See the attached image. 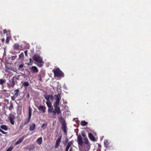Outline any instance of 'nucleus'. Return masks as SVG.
Returning <instances> with one entry per match:
<instances>
[{"instance_id":"f257e3e1","label":"nucleus","mask_w":151,"mask_h":151,"mask_svg":"<svg viewBox=\"0 0 151 151\" xmlns=\"http://www.w3.org/2000/svg\"><path fill=\"white\" fill-rule=\"evenodd\" d=\"M32 59L35 62L37 63L36 64L39 67H41L43 63V61L42 60V58L40 56L37 54H35L32 58Z\"/></svg>"},{"instance_id":"f03ea898","label":"nucleus","mask_w":151,"mask_h":151,"mask_svg":"<svg viewBox=\"0 0 151 151\" xmlns=\"http://www.w3.org/2000/svg\"><path fill=\"white\" fill-rule=\"evenodd\" d=\"M54 73L55 76V77H64V73L58 68H56L55 69H54L52 70Z\"/></svg>"},{"instance_id":"7ed1b4c3","label":"nucleus","mask_w":151,"mask_h":151,"mask_svg":"<svg viewBox=\"0 0 151 151\" xmlns=\"http://www.w3.org/2000/svg\"><path fill=\"white\" fill-rule=\"evenodd\" d=\"M84 144L83 146L84 147L85 150L86 151L88 150L90 147L89 142L87 137H83Z\"/></svg>"},{"instance_id":"20e7f679","label":"nucleus","mask_w":151,"mask_h":151,"mask_svg":"<svg viewBox=\"0 0 151 151\" xmlns=\"http://www.w3.org/2000/svg\"><path fill=\"white\" fill-rule=\"evenodd\" d=\"M54 99L56 100V101L54 104H59L60 101L61 99V96L60 94L58 93V94H55L54 96Z\"/></svg>"},{"instance_id":"39448f33","label":"nucleus","mask_w":151,"mask_h":151,"mask_svg":"<svg viewBox=\"0 0 151 151\" xmlns=\"http://www.w3.org/2000/svg\"><path fill=\"white\" fill-rule=\"evenodd\" d=\"M77 142L79 146H81L83 145V141L81 135H78Z\"/></svg>"},{"instance_id":"423d86ee","label":"nucleus","mask_w":151,"mask_h":151,"mask_svg":"<svg viewBox=\"0 0 151 151\" xmlns=\"http://www.w3.org/2000/svg\"><path fill=\"white\" fill-rule=\"evenodd\" d=\"M46 104L48 108V113H51L53 110V107L52 106L51 103H46Z\"/></svg>"},{"instance_id":"0eeeda50","label":"nucleus","mask_w":151,"mask_h":151,"mask_svg":"<svg viewBox=\"0 0 151 151\" xmlns=\"http://www.w3.org/2000/svg\"><path fill=\"white\" fill-rule=\"evenodd\" d=\"M59 104H54V110L57 113V114H59L61 113V111L60 108L58 107Z\"/></svg>"},{"instance_id":"6e6552de","label":"nucleus","mask_w":151,"mask_h":151,"mask_svg":"<svg viewBox=\"0 0 151 151\" xmlns=\"http://www.w3.org/2000/svg\"><path fill=\"white\" fill-rule=\"evenodd\" d=\"M6 82V80L5 79H0V84L2 86V88L3 89V90L4 91H9L5 89H4V84Z\"/></svg>"},{"instance_id":"1a4fd4ad","label":"nucleus","mask_w":151,"mask_h":151,"mask_svg":"<svg viewBox=\"0 0 151 151\" xmlns=\"http://www.w3.org/2000/svg\"><path fill=\"white\" fill-rule=\"evenodd\" d=\"M37 107L38 109L41 111L42 113H45L46 112V107L45 106L40 105Z\"/></svg>"},{"instance_id":"9d476101","label":"nucleus","mask_w":151,"mask_h":151,"mask_svg":"<svg viewBox=\"0 0 151 151\" xmlns=\"http://www.w3.org/2000/svg\"><path fill=\"white\" fill-rule=\"evenodd\" d=\"M61 137L60 136L58 138L56 142V144L55 145V148H57L60 145V143L61 141Z\"/></svg>"},{"instance_id":"9b49d317","label":"nucleus","mask_w":151,"mask_h":151,"mask_svg":"<svg viewBox=\"0 0 151 151\" xmlns=\"http://www.w3.org/2000/svg\"><path fill=\"white\" fill-rule=\"evenodd\" d=\"M45 98L46 99L47 102H47L51 103L50 100V97H52V95H48L47 94H44L43 95Z\"/></svg>"},{"instance_id":"f8f14e48","label":"nucleus","mask_w":151,"mask_h":151,"mask_svg":"<svg viewBox=\"0 0 151 151\" xmlns=\"http://www.w3.org/2000/svg\"><path fill=\"white\" fill-rule=\"evenodd\" d=\"M30 70L32 73H37L38 72V69L35 66H32L30 69Z\"/></svg>"},{"instance_id":"ddd939ff","label":"nucleus","mask_w":151,"mask_h":151,"mask_svg":"<svg viewBox=\"0 0 151 151\" xmlns=\"http://www.w3.org/2000/svg\"><path fill=\"white\" fill-rule=\"evenodd\" d=\"M61 128L65 133H67L66 126L65 123H63L62 124Z\"/></svg>"},{"instance_id":"4468645a","label":"nucleus","mask_w":151,"mask_h":151,"mask_svg":"<svg viewBox=\"0 0 151 151\" xmlns=\"http://www.w3.org/2000/svg\"><path fill=\"white\" fill-rule=\"evenodd\" d=\"M24 137L19 138V140L15 143V145H17L20 144L24 140Z\"/></svg>"},{"instance_id":"2eb2a0df","label":"nucleus","mask_w":151,"mask_h":151,"mask_svg":"<svg viewBox=\"0 0 151 151\" xmlns=\"http://www.w3.org/2000/svg\"><path fill=\"white\" fill-rule=\"evenodd\" d=\"M28 124V123H27V122H25L24 121L22 122L21 124H20V125L19 126V129H22L24 126L26 125L27 124Z\"/></svg>"},{"instance_id":"dca6fc26","label":"nucleus","mask_w":151,"mask_h":151,"mask_svg":"<svg viewBox=\"0 0 151 151\" xmlns=\"http://www.w3.org/2000/svg\"><path fill=\"white\" fill-rule=\"evenodd\" d=\"M35 123L32 124V125H30L29 129L31 131H33L35 128Z\"/></svg>"},{"instance_id":"f3484780","label":"nucleus","mask_w":151,"mask_h":151,"mask_svg":"<svg viewBox=\"0 0 151 151\" xmlns=\"http://www.w3.org/2000/svg\"><path fill=\"white\" fill-rule=\"evenodd\" d=\"M104 145L106 148H109V144L107 140H105L104 141Z\"/></svg>"},{"instance_id":"a211bd4d","label":"nucleus","mask_w":151,"mask_h":151,"mask_svg":"<svg viewBox=\"0 0 151 151\" xmlns=\"http://www.w3.org/2000/svg\"><path fill=\"white\" fill-rule=\"evenodd\" d=\"M32 109L30 106L29 107L28 110V117H31L32 116Z\"/></svg>"},{"instance_id":"6ab92c4d","label":"nucleus","mask_w":151,"mask_h":151,"mask_svg":"<svg viewBox=\"0 0 151 151\" xmlns=\"http://www.w3.org/2000/svg\"><path fill=\"white\" fill-rule=\"evenodd\" d=\"M20 47L18 43H15L13 45V47L14 49L18 50Z\"/></svg>"},{"instance_id":"aec40b11","label":"nucleus","mask_w":151,"mask_h":151,"mask_svg":"<svg viewBox=\"0 0 151 151\" xmlns=\"http://www.w3.org/2000/svg\"><path fill=\"white\" fill-rule=\"evenodd\" d=\"M47 123L46 122H44L43 124H42V126H41V128L43 129L44 130L45 129L47 126Z\"/></svg>"},{"instance_id":"412c9836","label":"nucleus","mask_w":151,"mask_h":151,"mask_svg":"<svg viewBox=\"0 0 151 151\" xmlns=\"http://www.w3.org/2000/svg\"><path fill=\"white\" fill-rule=\"evenodd\" d=\"M20 91L19 89H17L14 91V96H17V97L19 94Z\"/></svg>"},{"instance_id":"4be33fe9","label":"nucleus","mask_w":151,"mask_h":151,"mask_svg":"<svg viewBox=\"0 0 151 151\" xmlns=\"http://www.w3.org/2000/svg\"><path fill=\"white\" fill-rule=\"evenodd\" d=\"M88 137L89 139L92 141H94L95 140V138L93 136L92 134L91 133H89L88 134Z\"/></svg>"},{"instance_id":"5701e85b","label":"nucleus","mask_w":151,"mask_h":151,"mask_svg":"<svg viewBox=\"0 0 151 151\" xmlns=\"http://www.w3.org/2000/svg\"><path fill=\"white\" fill-rule=\"evenodd\" d=\"M37 142L39 145H40L42 143V138L40 137L38 138L37 140Z\"/></svg>"},{"instance_id":"b1692460","label":"nucleus","mask_w":151,"mask_h":151,"mask_svg":"<svg viewBox=\"0 0 151 151\" xmlns=\"http://www.w3.org/2000/svg\"><path fill=\"white\" fill-rule=\"evenodd\" d=\"M0 127L2 129L5 130H7L8 129L7 126L5 125H3L0 126Z\"/></svg>"},{"instance_id":"393cba45","label":"nucleus","mask_w":151,"mask_h":151,"mask_svg":"<svg viewBox=\"0 0 151 151\" xmlns=\"http://www.w3.org/2000/svg\"><path fill=\"white\" fill-rule=\"evenodd\" d=\"M15 118V116L13 114H10L9 116V119H14Z\"/></svg>"},{"instance_id":"a878e982","label":"nucleus","mask_w":151,"mask_h":151,"mask_svg":"<svg viewBox=\"0 0 151 151\" xmlns=\"http://www.w3.org/2000/svg\"><path fill=\"white\" fill-rule=\"evenodd\" d=\"M88 122L85 121H82L81 122V125L83 126H85L87 125Z\"/></svg>"},{"instance_id":"bb28decb","label":"nucleus","mask_w":151,"mask_h":151,"mask_svg":"<svg viewBox=\"0 0 151 151\" xmlns=\"http://www.w3.org/2000/svg\"><path fill=\"white\" fill-rule=\"evenodd\" d=\"M10 105L9 107V109L10 111H11L13 108V103L12 101L10 102Z\"/></svg>"},{"instance_id":"cd10ccee","label":"nucleus","mask_w":151,"mask_h":151,"mask_svg":"<svg viewBox=\"0 0 151 151\" xmlns=\"http://www.w3.org/2000/svg\"><path fill=\"white\" fill-rule=\"evenodd\" d=\"M73 140L69 142L66 147L69 148L73 144Z\"/></svg>"},{"instance_id":"c85d7f7f","label":"nucleus","mask_w":151,"mask_h":151,"mask_svg":"<svg viewBox=\"0 0 151 151\" xmlns=\"http://www.w3.org/2000/svg\"><path fill=\"white\" fill-rule=\"evenodd\" d=\"M59 121L61 122L62 124L63 123H65V121L64 119L63 118V117H60L59 119Z\"/></svg>"},{"instance_id":"c756f323","label":"nucleus","mask_w":151,"mask_h":151,"mask_svg":"<svg viewBox=\"0 0 151 151\" xmlns=\"http://www.w3.org/2000/svg\"><path fill=\"white\" fill-rule=\"evenodd\" d=\"M11 38V37L10 36H7L6 40V43L8 44L9 43V40Z\"/></svg>"},{"instance_id":"7c9ffc66","label":"nucleus","mask_w":151,"mask_h":151,"mask_svg":"<svg viewBox=\"0 0 151 151\" xmlns=\"http://www.w3.org/2000/svg\"><path fill=\"white\" fill-rule=\"evenodd\" d=\"M15 84V82L13 79H12V83L11 84H10V86H12V87H13L14 86Z\"/></svg>"},{"instance_id":"2f4dec72","label":"nucleus","mask_w":151,"mask_h":151,"mask_svg":"<svg viewBox=\"0 0 151 151\" xmlns=\"http://www.w3.org/2000/svg\"><path fill=\"white\" fill-rule=\"evenodd\" d=\"M29 85V83L28 82H24L22 84L23 86L25 87H27Z\"/></svg>"},{"instance_id":"473e14b6","label":"nucleus","mask_w":151,"mask_h":151,"mask_svg":"<svg viewBox=\"0 0 151 151\" xmlns=\"http://www.w3.org/2000/svg\"><path fill=\"white\" fill-rule=\"evenodd\" d=\"M82 135L83 137H86V134L85 132L84 131H83L81 132Z\"/></svg>"},{"instance_id":"72a5a7b5","label":"nucleus","mask_w":151,"mask_h":151,"mask_svg":"<svg viewBox=\"0 0 151 151\" xmlns=\"http://www.w3.org/2000/svg\"><path fill=\"white\" fill-rule=\"evenodd\" d=\"M30 119H31V118L28 117V118H27L24 121L28 123L30 121Z\"/></svg>"},{"instance_id":"f704fd0d","label":"nucleus","mask_w":151,"mask_h":151,"mask_svg":"<svg viewBox=\"0 0 151 151\" xmlns=\"http://www.w3.org/2000/svg\"><path fill=\"white\" fill-rule=\"evenodd\" d=\"M24 67V65L23 64H20L19 66V68H18L19 70H22V68Z\"/></svg>"},{"instance_id":"c9c22d12","label":"nucleus","mask_w":151,"mask_h":151,"mask_svg":"<svg viewBox=\"0 0 151 151\" xmlns=\"http://www.w3.org/2000/svg\"><path fill=\"white\" fill-rule=\"evenodd\" d=\"M52 113H53V117L55 118L56 117V115L57 113L55 111V110H53Z\"/></svg>"},{"instance_id":"e433bc0d","label":"nucleus","mask_w":151,"mask_h":151,"mask_svg":"<svg viewBox=\"0 0 151 151\" xmlns=\"http://www.w3.org/2000/svg\"><path fill=\"white\" fill-rule=\"evenodd\" d=\"M14 119H9V120L10 123L12 125H14Z\"/></svg>"},{"instance_id":"4c0bfd02","label":"nucleus","mask_w":151,"mask_h":151,"mask_svg":"<svg viewBox=\"0 0 151 151\" xmlns=\"http://www.w3.org/2000/svg\"><path fill=\"white\" fill-rule=\"evenodd\" d=\"M19 58L21 59L23 57H24V54L23 52H22L19 55Z\"/></svg>"},{"instance_id":"58836bf2","label":"nucleus","mask_w":151,"mask_h":151,"mask_svg":"<svg viewBox=\"0 0 151 151\" xmlns=\"http://www.w3.org/2000/svg\"><path fill=\"white\" fill-rule=\"evenodd\" d=\"M17 97V96H14H14H11V98L12 99L13 101H14L15 100V99Z\"/></svg>"},{"instance_id":"ea45409f","label":"nucleus","mask_w":151,"mask_h":151,"mask_svg":"<svg viewBox=\"0 0 151 151\" xmlns=\"http://www.w3.org/2000/svg\"><path fill=\"white\" fill-rule=\"evenodd\" d=\"M13 149V147H12L11 146L6 150V151H11Z\"/></svg>"},{"instance_id":"a19ab883","label":"nucleus","mask_w":151,"mask_h":151,"mask_svg":"<svg viewBox=\"0 0 151 151\" xmlns=\"http://www.w3.org/2000/svg\"><path fill=\"white\" fill-rule=\"evenodd\" d=\"M17 57V55H15L14 56H12V60H15Z\"/></svg>"},{"instance_id":"79ce46f5","label":"nucleus","mask_w":151,"mask_h":151,"mask_svg":"<svg viewBox=\"0 0 151 151\" xmlns=\"http://www.w3.org/2000/svg\"><path fill=\"white\" fill-rule=\"evenodd\" d=\"M32 59H29V63H27L28 65H31L32 64V63H31Z\"/></svg>"},{"instance_id":"37998d69","label":"nucleus","mask_w":151,"mask_h":151,"mask_svg":"<svg viewBox=\"0 0 151 151\" xmlns=\"http://www.w3.org/2000/svg\"><path fill=\"white\" fill-rule=\"evenodd\" d=\"M0 132L4 134H6L7 133V132H5L4 131L1 130V129H0Z\"/></svg>"},{"instance_id":"c03bdc74","label":"nucleus","mask_w":151,"mask_h":151,"mask_svg":"<svg viewBox=\"0 0 151 151\" xmlns=\"http://www.w3.org/2000/svg\"><path fill=\"white\" fill-rule=\"evenodd\" d=\"M27 52H28V51L27 50H25L24 52V53H25V55L26 56H28L27 54Z\"/></svg>"},{"instance_id":"a18cd8bd","label":"nucleus","mask_w":151,"mask_h":151,"mask_svg":"<svg viewBox=\"0 0 151 151\" xmlns=\"http://www.w3.org/2000/svg\"><path fill=\"white\" fill-rule=\"evenodd\" d=\"M39 79L40 81H42L41 76L40 75H38Z\"/></svg>"},{"instance_id":"49530a36","label":"nucleus","mask_w":151,"mask_h":151,"mask_svg":"<svg viewBox=\"0 0 151 151\" xmlns=\"http://www.w3.org/2000/svg\"><path fill=\"white\" fill-rule=\"evenodd\" d=\"M7 31L6 29H4L3 30V33L4 34H5V33H7Z\"/></svg>"},{"instance_id":"de8ad7c7","label":"nucleus","mask_w":151,"mask_h":151,"mask_svg":"<svg viewBox=\"0 0 151 151\" xmlns=\"http://www.w3.org/2000/svg\"><path fill=\"white\" fill-rule=\"evenodd\" d=\"M1 41H2V42H3L4 41V38H2V39H1Z\"/></svg>"},{"instance_id":"09e8293b","label":"nucleus","mask_w":151,"mask_h":151,"mask_svg":"<svg viewBox=\"0 0 151 151\" xmlns=\"http://www.w3.org/2000/svg\"><path fill=\"white\" fill-rule=\"evenodd\" d=\"M50 99L52 101V100L53 99V96H52V97H50Z\"/></svg>"},{"instance_id":"8fccbe9b","label":"nucleus","mask_w":151,"mask_h":151,"mask_svg":"<svg viewBox=\"0 0 151 151\" xmlns=\"http://www.w3.org/2000/svg\"><path fill=\"white\" fill-rule=\"evenodd\" d=\"M69 148H68L67 147H66V149H65V151H68L69 149Z\"/></svg>"},{"instance_id":"3c124183","label":"nucleus","mask_w":151,"mask_h":151,"mask_svg":"<svg viewBox=\"0 0 151 151\" xmlns=\"http://www.w3.org/2000/svg\"><path fill=\"white\" fill-rule=\"evenodd\" d=\"M73 148L72 147H71V148H70L69 151H73Z\"/></svg>"},{"instance_id":"603ef678","label":"nucleus","mask_w":151,"mask_h":151,"mask_svg":"<svg viewBox=\"0 0 151 151\" xmlns=\"http://www.w3.org/2000/svg\"><path fill=\"white\" fill-rule=\"evenodd\" d=\"M8 87L9 88H11L12 87V86H10V84H8Z\"/></svg>"},{"instance_id":"864d4df0","label":"nucleus","mask_w":151,"mask_h":151,"mask_svg":"<svg viewBox=\"0 0 151 151\" xmlns=\"http://www.w3.org/2000/svg\"><path fill=\"white\" fill-rule=\"evenodd\" d=\"M98 146L100 148H101V145L100 144H99Z\"/></svg>"},{"instance_id":"5fc2aeb1","label":"nucleus","mask_w":151,"mask_h":151,"mask_svg":"<svg viewBox=\"0 0 151 151\" xmlns=\"http://www.w3.org/2000/svg\"><path fill=\"white\" fill-rule=\"evenodd\" d=\"M6 102H7L8 103H9V100L8 99H6L5 101Z\"/></svg>"},{"instance_id":"6e6d98bb","label":"nucleus","mask_w":151,"mask_h":151,"mask_svg":"<svg viewBox=\"0 0 151 151\" xmlns=\"http://www.w3.org/2000/svg\"><path fill=\"white\" fill-rule=\"evenodd\" d=\"M66 142H68V139H67V140L66 141Z\"/></svg>"},{"instance_id":"4d7b16f0","label":"nucleus","mask_w":151,"mask_h":151,"mask_svg":"<svg viewBox=\"0 0 151 151\" xmlns=\"http://www.w3.org/2000/svg\"><path fill=\"white\" fill-rule=\"evenodd\" d=\"M18 76H17V78H17V79H18Z\"/></svg>"},{"instance_id":"13d9d810","label":"nucleus","mask_w":151,"mask_h":151,"mask_svg":"<svg viewBox=\"0 0 151 151\" xmlns=\"http://www.w3.org/2000/svg\"><path fill=\"white\" fill-rule=\"evenodd\" d=\"M18 76H17V78H17V79H18Z\"/></svg>"},{"instance_id":"bf43d9fd","label":"nucleus","mask_w":151,"mask_h":151,"mask_svg":"<svg viewBox=\"0 0 151 151\" xmlns=\"http://www.w3.org/2000/svg\"><path fill=\"white\" fill-rule=\"evenodd\" d=\"M1 135V134L0 133V135Z\"/></svg>"}]
</instances>
